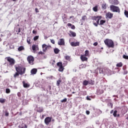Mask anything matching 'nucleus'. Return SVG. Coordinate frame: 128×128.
Wrapping results in <instances>:
<instances>
[{"label": "nucleus", "mask_w": 128, "mask_h": 128, "mask_svg": "<svg viewBox=\"0 0 128 128\" xmlns=\"http://www.w3.org/2000/svg\"><path fill=\"white\" fill-rule=\"evenodd\" d=\"M42 50L44 52H46L50 48H52L50 46H47L46 44H43L42 46Z\"/></svg>", "instance_id": "7"}, {"label": "nucleus", "mask_w": 128, "mask_h": 128, "mask_svg": "<svg viewBox=\"0 0 128 128\" xmlns=\"http://www.w3.org/2000/svg\"><path fill=\"white\" fill-rule=\"evenodd\" d=\"M58 46H64V39L60 38L58 42Z\"/></svg>", "instance_id": "10"}, {"label": "nucleus", "mask_w": 128, "mask_h": 128, "mask_svg": "<svg viewBox=\"0 0 128 128\" xmlns=\"http://www.w3.org/2000/svg\"><path fill=\"white\" fill-rule=\"evenodd\" d=\"M94 24L96 26H98V23H94Z\"/></svg>", "instance_id": "56"}, {"label": "nucleus", "mask_w": 128, "mask_h": 128, "mask_svg": "<svg viewBox=\"0 0 128 128\" xmlns=\"http://www.w3.org/2000/svg\"><path fill=\"white\" fill-rule=\"evenodd\" d=\"M6 94H10V88H6Z\"/></svg>", "instance_id": "38"}, {"label": "nucleus", "mask_w": 128, "mask_h": 128, "mask_svg": "<svg viewBox=\"0 0 128 128\" xmlns=\"http://www.w3.org/2000/svg\"><path fill=\"white\" fill-rule=\"evenodd\" d=\"M0 104H4L6 102V99L0 98Z\"/></svg>", "instance_id": "29"}, {"label": "nucleus", "mask_w": 128, "mask_h": 128, "mask_svg": "<svg viewBox=\"0 0 128 128\" xmlns=\"http://www.w3.org/2000/svg\"><path fill=\"white\" fill-rule=\"evenodd\" d=\"M38 38H39L38 36H35L34 38V40H38Z\"/></svg>", "instance_id": "45"}, {"label": "nucleus", "mask_w": 128, "mask_h": 128, "mask_svg": "<svg viewBox=\"0 0 128 128\" xmlns=\"http://www.w3.org/2000/svg\"><path fill=\"white\" fill-rule=\"evenodd\" d=\"M110 105L111 106V108H112V104L110 103Z\"/></svg>", "instance_id": "58"}, {"label": "nucleus", "mask_w": 128, "mask_h": 128, "mask_svg": "<svg viewBox=\"0 0 128 128\" xmlns=\"http://www.w3.org/2000/svg\"><path fill=\"white\" fill-rule=\"evenodd\" d=\"M10 114L8 113V112H6L5 113V116H8V115Z\"/></svg>", "instance_id": "49"}, {"label": "nucleus", "mask_w": 128, "mask_h": 128, "mask_svg": "<svg viewBox=\"0 0 128 128\" xmlns=\"http://www.w3.org/2000/svg\"><path fill=\"white\" fill-rule=\"evenodd\" d=\"M84 56H88L90 55V52L88 51V50H86L84 52Z\"/></svg>", "instance_id": "23"}, {"label": "nucleus", "mask_w": 128, "mask_h": 128, "mask_svg": "<svg viewBox=\"0 0 128 128\" xmlns=\"http://www.w3.org/2000/svg\"><path fill=\"white\" fill-rule=\"evenodd\" d=\"M54 52L56 54H58L60 52V50L58 48L54 49Z\"/></svg>", "instance_id": "33"}, {"label": "nucleus", "mask_w": 128, "mask_h": 128, "mask_svg": "<svg viewBox=\"0 0 128 128\" xmlns=\"http://www.w3.org/2000/svg\"><path fill=\"white\" fill-rule=\"evenodd\" d=\"M88 84L94 86V81L90 80V81H88Z\"/></svg>", "instance_id": "32"}, {"label": "nucleus", "mask_w": 128, "mask_h": 128, "mask_svg": "<svg viewBox=\"0 0 128 128\" xmlns=\"http://www.w3.org/2000/svg\"><path fill=\"white\" fill-rule=\"evenodd\" d=\"M72 46H80V42H72L70 43Z\"/></svg>", "instance_id": "12"}, {"label": "nucleus", "mask_w": 128, "mask_h": 128, "mask_svg": "<svg viewBox=\"0 0 128 128\" xmlns=\"http://www.w3.org/2000/svg\"><path fill=\"white\" fill-rule=\"evenodd\" d=\"M102 10H106V4L104 3L102 5Z\"/></svg>", "instance_id": "24"}, {"label": "nucleus", "mask_w": 128, "mask_h": 128, "mask_svg": "<svg viewBox=\"0 0 128 128\" xmlns=\"http://www.w3.org/2000/svg\"><path fill=\"white\" fill-rule=\"evenodd\" d=\"M36 12H40V11L38 10V8H35Z\"/></svg>", "instance_id": "51"}, {"label": "nucleus", "mask_w": 128, "mask_h": 128, "mask_svg": "<svg viewBox=\"0 0 128 128\" xmlns=\"http://www.w3.org/2000/svg\"><path fill=\"white\" fill-rule=\"evenodd\" d=\"M74 18V16H70V18Z\"/></svg>", "instance_id": "59"}, {"label": "nucleus", "mask_w": 128, "mask_h": 128, "mask_svg": "<svg viewBox=\"0 0 128 128\" xmlns=\"http://www.w3.org/2000/svg\"><path fill=\"white\" fill-rule=\"evenodd\" d=\"M116 114H118V110H115L113 114V116H114V118H116L117 116Z\"/></svg>", "instance_id": "36"}, {"label": "nucleus", "mask_w": 128, "mask_h": 128, "mask_svg": "<svg viewBox=\"0 0 128 128\" xmlns=\"http://www.w3.org/2000/svg\"><path fill=\"white\" fill-rule=\"evenodd\" d=\"M68 100V99L66 98H64L62 100H60V102L64 103V102H66V101Z\"/></svg>", "instance_id": "37"}, {"label": "nucleus", "mask_w": 128, "mask_h": 128, "mask_svg": "<svg viewBox=\"0 0 128 128\" xmlns=\"http://www.w3.org/2000/svg\"><path fill=\"white\" fill-rule=\"evenodd\" d=\"M98 6H95L93 7L92 10H94V12H96L98 10Z\"/></svg>", "instance_id": "19"}, {"label": "nucleus", "mask_w": 128, "mask_h": 128, "mask_svg": "<svg viewBox=\"0 0 128 128\" xmlns=\"http://www.w3.org/2000/svg\"><path fill=\"white\" fill-rule=\"evenodd\" d=\"M80 58L82 62H88V58L86 57L84 55H81Z\"/></svg>", "instance_id": "13"}, {"label": "nucleus", "mask_w": 128, "mask_h": 128, "mask_svg": "<svg viewBox=\"0 0 128 128\" xmlns=\"http://www.w3.org/2000/svg\"><path fill=\"white\" fill-rule=\"evenodd\" d=\"M62 82V80H58L56 81V86H60V83Z\"/></svg>", "instance_id": "31"}, {"label": "nucleus", "mask_w": 128, "mask_h": 128, "mask_svg": "<svg viewBox=\"0 0 128 128\" xmlns=\"http://www.w3.org/2000/svg\"><path fill=\"white\" fill-rule=\"evenodd\" d=\"M104 42L106 46L109 48H114V41L110 39L106 38L104 40Z\"/></svg>", "instance_id": "1"}, {"label": "nucleus", "mask_w": 128, "mask_h": 128, "mask_svg": "<svg viewBox=\"0 0 128 128\" xmlns=\"http://www.w3.org/2000/svg\"><path fill=\"white\" fill-rule=\"evenodd\" d=\"M72 94H76V92H72Z\"/></svg>", "instance_id": "62"}, {"label": "nucleus", "mask_w": 128, "mask_h": 128, "mask_svg": "<svg viewBox=\"0 0 128 128\" xmlns=\"http://www.w3.org/2000/svg\"><path fill=\"white\" fill-rule=\"evenodd\" d=\"M67 26L68 28H71L72 30H76V26H74V25H72V24L70 23H68Z\"/></svg>", "instance_id": "15"}, {"label": "nucleus", "mask_w": 128, "mask_h": 128, "mask_svg": "<svg viewBox=\"0 0 128 128\" xmlns=\"http://www.w3.org/2000/svg\"><path fill=\"white\" fill-rule=\"evenodd\" d=\"M32 50L34 52H36V50H40V48H38V45L34 44L32 46Z\"/></svg>", "instance_id": "9"}, {"label": "nucleus", "mask_w": 128, "mask_h": 128, "mask_svg": "<svg viewBox=\"0 0 128 128\" xmlns=\"http://www.w3.org/2000/svg\"><path fill=\"white\" fill-rule=\"evenodd\" d=\"M116 116H120V114H118Z\"/></svg>", "instance_id": "63"}, {"label": "nucleus", "mask_w": 128, "mask_h": 128, "mask_svg": "<svg viewBox=\"0 0 128 128\" xmlns=\"http://www.w3.org/2000/svg\"><path fill=\"white\" fill-rule=\"evenodd\" d=\"M44 124H46V126H48L50 124V122H52V117H46L44 119Z\"/></svg>", "instance_id": "8"}, {"label": "nucleus", "mask_w": 128, "mask_h": 128, "mask_svg": "<svg viewBox=\"0 0 128 128\" xmlns=\"http://www.w3.org/2000/svg\"><path fill=\"white\" fill-rule=\"evenodd\" d=\"M123 58H124L125 60H128V56H126V54L123 55Z\"/></svg>", "instance_id": "42"}, {"label": "nucleus", "mask_w": 128, "mask_h": 128, "mask_svg": "<svg viewBox=\"0 0 128 128\" xmlns=\"http://www.w3.org/2000/svg\"><path fill=\"white\" fill-rule=\"evenodd\" d=\"M18 32H20V28L18 29Z\"/></svg>", "instance_id": "61"}, {"label": "nucleus", "mask_w": 128, "mask_h": 128, "mask_svg": "<svg viewBox=\"0 0 128 128\" xmlns=\"http://www.w3.org/2000/svg\"><path fill=\"white\" fill-rule=\"evenodd\" d=\"M87 100H92V99L90 98H88V96L86 97Z\"/></svg>", "instance_id": "52"}, {"label": "nucleus", "mask_w": 128, "mask_h": 128, "mask_svg": "<svg viewBox=\"0 0 128 128\" xmlns=\"http://www.w3.org/2000/svg\"><path fill=\"white\" fill-rule=\"evenodd\" d=\"M114 16V14L112 13L108 12L106 14V18H112Z\"/></svg>", "instance_id": "14"}, {"label": "nucleus", "mask_w": 128, "mask_h": 128, "mask_svg": "<svg viewBox=\"0 0 128 128\" xmlns=\"http://www.w3.org/2000/svg\"><path fill=\"white\" fill-rule=\"evenodd\" d=\"M32 74H36V72H38V69L36 68H33L31 70L30 72Z\"/></svg>", "instance_id": "17"}, {"label": "nucleus", "mask_w": 128, "mask_h": 128, "mask_svg": "<svg viewBox=\"0 0 128 128\" xmlns=\"http://www.w3.org/2000/svg\"><path fill=\"white\" fill-rule=\"evenodd\" d=\"M63 22L64 24H66V14H64V18H63Z\"/></svg>", "instance_id": "25"}, {"label": "nucleus", "mask_w": 128, "mask_h": 128, "mask_svg": "<svg viewBox=\"0 0 128 128\" xmlns=\"http://www.w3.org/2000/svg\"><path fill=\"white\" fill-rule=\"evenodd\" d=\"M37 112H44V108L42 107L38 108L37 109Z\"/></svg>", "instance_id": "21"}, {"label": "nucleus", "mask_w": 128, "mask_h": 128, "mask_svg": "<svg viewBox=\"0 0 128 128\" xmlns=\"http://www.w3.org/2000/svg\"><path fill=\"white\" fill-rule=\"evenodd\" d=\"M24 88H30V84L26 83L24 81L22 82Z\"/></svg>", "instance_id": "20"}, {"label": "nucleus", "mask_w": 128, "mask_h": 128, "mask_svg": "<svg viewBox=\"0 0 128 128\" xmlns=\"http://www.w3.org/2000/svg\"><path fill=\"white\" fill-rule=\"evenodd\" d=\"M82 96H86V94H87L86 92V91H82Z\"/></svg>", "instance_id": "41"}, {"label": "nucleus", "mask_w": 128, "mask_h": 128, "mask_svg": "<svg viewBox=\"0 0 128 128\" xmlns=\"http://www.w3.org/2000/svg\"><path fill=\"white\" fill-rule=\"evenodd\" d=\"M27 60L30 64H34V58L32 56H29L27 58Z\"/></svg>", "instance_id": "5"}, {"label": "nucleus", "mask_w": 128, "mask_h": 128, "mask_svg": "<svg viewBox=\"0 0 128 128\" xmlns=\"http://www.w3.org/2000/svg\"><path fill=\"white\" fill-rule=\"evenodd\" d=\"M98 42H95L93 44V45L94 46H98Z\"/></svg>", "instance_id": "47"}, {"label": "nucleus", "mask_w": 128, "mask_h": 128, "mask_svg": "<svg viewBox=\"0 0 128 128\" xmlns=\"http://www.w3.org/2000/svg\"><path fill=\"white\" fill-rule=\"evenodd\" d=\"M15 68L16 70V72H18L20 75L24 74H26L25 68H22V66H16Z\"/></svg>", "instance_id": "2"}, {"label": "nucleus", "mask_w": 128, "mask_h": 128, "mask_svg": "<svg viewBox=\"0 0 128 128\" xmlns=\"http://www.w3.org/2000/svg\"><path fill=\"white\" fill-rule=\"evenodd\" d=\"M20 74V73L16 72L14 74V77L16 78V76H18Z\"/></svg>", "instance_id": "35"}, {"label": "nucleus", "mask_w": 128, "mask_h": 128, "mask_svg": "<svg viewBox=\"0 0 128 128\" xmlns=\"http://www.w3.org/2000/svg\"><path fill=\"white\" fill-rule=\"evenodd\" d=\"M64 58L65 60H70V56H64Z\"/></svg>", "instance_id": "30"}, {"label": "nucleus", "mask_w": 128, "mask_h": 128, "mask_svg": "<svg viewBox=\"0 0 128 128\" xmlns=\"http://www.w3.org/2000/svg\"><path fill=\"white\" fill-rule=\"evenodd\" d=\"M26 40L28 44H30V38H28Z\"/></svg>", "instance_id": "43"}, {"label": "nucleus", "mask_w": 128, "mask_h": 128, "mask_svg": "<svg viewBox=\"0 0 128 128\" xmlns=\"http://www.w3.org/2000/svg\"><path fill=\"white\" fill-rule=\"evenodd\" d=\"M38 32H36V30H33L32 31V34H37Z\"/></svg>", "instance_id": "48"}, {"label": "nucleus", "mask_w": 128, "mask_h": 128, "mask_svg": "<svg viewBox=\"0 0 128 128\" xmlns=\"http://www.w3.org/2000/svg\"><path fill=\"white\" fill-rule=\"evenodd\" d=\"M69 32L70 33L68 34V35L70 36V37L72 36L73 38H75V36H76V33L72 30H70Z\"/></svg>", "instance_id": "11"}, {"label": "nucleus", "mask_w": 128, "mask_h": 128, "mask_svg": "<svg viewBox=\"0 0 128 128\" xmlns=\"http://www.w3.org/2000/svg\"><path fill=\"white\" fill-rule=\"evenodd\" d=\"M101 16H93L92 17V20H96V22L98 20L99 18H100Z\"/></svg>", "instance_id": "18"}, {"label": "nucleus", "mask_w": 128, "mask_h": 128, "mask_svg": "<svg viewBox=\"0 0 128 128\" xmlns=\"http://www.w3.org/2000/svg\"><path fill=\"white\" fill-rule=\"evenodd\" d=\"M5 59L7 60V61L9 63L10 66H14V64H16V60H14V59L10 56L6 57Z\"/></svg>", "instance_id": "4"}, {"label": "nucleus", "mask_w": 128, "mask_h": 128, "mask_svg": "<svg viewBox=\"0 0 128 128\" xmlns=\"http://www.w3.org/2000/svg\"><path fill=\"white\" fill-rule=\"evenodd\" d=\"M50 42H52V44H56V42L54 41V40H50Z\"/></svg>", "instance_id": "46"}, {"label": "nucleus", "mask_w": 128, "mask_h": 128, "mask_svg": "<svg viewBox=\"0 0 128 128\" xmlns=\"http://www.w3.org/2000/svg\"><path fill=\"white\" fill-rule=\"evenodd\" d=\"M98 110L99 114H102V112L99 109Z\"/></svg>", "instance_id": "53"}, {"label": "nucleus", "mask_w": 128, "mask_h": 128, "mask_svg": "<svg viewBox=\"0 0 128 128\" xmlns=\"http://www.w3.org/2000/svg\"><path fill=\"white\" fill-rule=\"evenodd\" d=\"M12 2H16V0H12Z\"/></svg>", "instance_id": "64"}, {"label": "nucleus", "mask_w": 128, "mask_h": 128, "mask_svg": "<svg viewBox=\"0 0 128 128\" xmlns=\"http://www.w3.org/2000/svg\"><path fill=\"white\" fill-rule=\"evenodd\" d=\"M88 17H86V16H84L82 17V20H87Z\"/></svg>", "instance_id": "39"}, {"label": "nucleus", "mask_w": 128, "mask_h": 128, "mask_svg": "<svg viewBox=\"0 0 128 128\" xmlns=\"http://www.w3.org/2000/svg\"><path fill=\"white\" fill-rule=\"evenodd\" d=\"M57 66L59 67L58 72H62L64 70V66H62V62H58L57 63Z\"/></svg>", "instance_id": "6"}, {"label": "nucleus", "mask_w": 128, "mask_h": 128, "mask_svg": "<svg viewBox=\"0 0 128 128\" xmlns=\"http://www.w3.org/2000/svg\"><path fill=\"white\" fill-rule=\"evenodd\" d=\"M38 54H44V53L42 52H38Z\"/></svg>", "instance_id": "54"}, {"label": "nucleus", "mask_w": 128, "mask_h": 128, "mask_svg": "<svg viewBox=\"0 0 128 128\" xmlns=\"http://www.w3.org/2000/svg\"><path fill=\"white\" fill-rule=\"evenodd\" d=\"M112 112H114V110H112L110 112V114H112Z\"/></svg>", "instance_id": "57"}, {"label": "nucleus", "mask_w": 128, "mask_h": 128, "mask_svg": "<svg viewBox=\"0 0 128 128\" xmlns=\"http://www.w3.org/2000/svg\"><path fill=\"white\" fill-rule=\"evenodd\" d=\"M90 112L89 110H86V114H90Z\"/></svg>", "instance_id": "55"}, {"label": "nucleus", "mask_w": 128, "mask_h": 128, "mask_svg": "<svg viewBox=\"0 0 128 128\" xmlns=\"http://www.w3.org/2000/svg\"><path fill=\"white\" fill-rule=\"evenodd\" d=\"M110 10L112 12H118V14L120 13V7L114 5L110 6Z\"/></svg>", "instance_id": "3"}, {"label": "nucleus", "mask_w": 128, "mask_h": 128, "mask_svg": "<svg viewBox=\"0 0 128 128\" xmlns=\"http://www.w3.org/2000/svg\"><path fill=\"white\" fill-rule=\"evenodd\" d=\"M105 22H106V20H100V24L102 26V24H105Z\"/></svg>", "instance_id": "34"}, {"label": "nucleus", "mask_w": 128, "mask_h": 128, "mask_svg": "<svg viewBox=\"0 0 128 128\" xmlns=\"http://www.w3.org/2000/svg\"><path fill=\"white\" fill-rule=\"evenodd\" d=\"M112 4H114V6H118V4H120V2L118 0H114L111 3Z\"/></svg>", "instance_id": "16"}, {"label": "nucleus", "mask_w": 128, "mask_h": 128, "mask_svg": "<svg viewBox=\"0 0 128 128\" xmlns=\"http://www.w3.org/2000/svg\"><path fill=\"white\" fill-rule=\"evenodd\" d=\"M19 128H28V126H26V124H22L20 126H19Z\"/></svg>", "instance_id": "27"}, {"label": "nucleus", "mask_w": 128, "mask_h": 128, "mask_svg": "<svg viewBox=\"0 0 128 128\" xmlns=\"http://www.w3.org/2000/svg\"><path fill=\"white\" fill-rule=\"evenodd\" d=\"M124 14L127 18H128V11H126V10H124Z\"/></svg>", "instance_id": "40"}, {"label": "nucleus", "mask_w": 128, "mask_h": 128, "mask_svg": "<svg viewBox=\"0 0 128 128\" xmlns=\"http://www.w3.org/2000/svg\"><path fill=\"white\" fill-rule=\"evenodd\" d=\"M102 20V16L98 18V19L96 21V23L98 24H100V20Z\"/></svg>", "instance_id": "44"}, {"label": "nucleus", "mask_w": 128, "mask_h": 128, "mask_svg": "<svg viewBox=\"0 0 128 128\" xmlns=\"http://www.w3.org/2000/svg\"><path fill=\"white\" fill-rule=\"evenodd\" d=\"M18 96L19 98H20V96H22V94H20V92H18Z\"/></svg>", "instance_id": "50"}, {"label": "nucleus", "mask_w": 128, "mask_h": 128, "mask_svg": "<svg viewBox=\"0 0 128 128\" xmlns=\"http://www.w3.org/2000/svg\"><path fill=\"white\" fill-rule=\"evenodd\" d=\"M18 52H22V50H24V46H20L18 48Z\"/></svg>", "instance_id": "22"}, {"label": "nucleus", "mask_w": 128, "mask_h": 128, "mask_svg": "<svg viewBox=\"0 0 128 128\" xmlns=\"http://www.w3.org/2000/svg\"><path fill=\"white\" fill-rule=\"evenodd\" d=\"M48 88H49L50 90H52V86H48Z\"/></svg>", "instance_id": "60"}, {"label": "nucleus", "mask_w": 128, "mask_h": 128, "mask_svg": "<svg viewBox=\"0 0 128 128\" xmlns=\"http://www.w3.org/2000/svg\"><path fill=\"white\" fill-rule=\"evenodd\" d=\"M88 81L86 80H84L83 82V86H88Z\"/></svg>", "instance_id": "28"}, {"label": "nucleus", "mask_w": 128, "mask_h": 128, "mask_svg": "<svg viewBox=\"0 0 128 128\" xmlns=\"http://www.w3.org/2000/svg\"><path fill=\"white\" fill-rule=\"evenodd\" d=\"M116 66L118 68H122V63L120 62L116 64Z\"/></svg>", "instance_id": "26"}]
</instances>
